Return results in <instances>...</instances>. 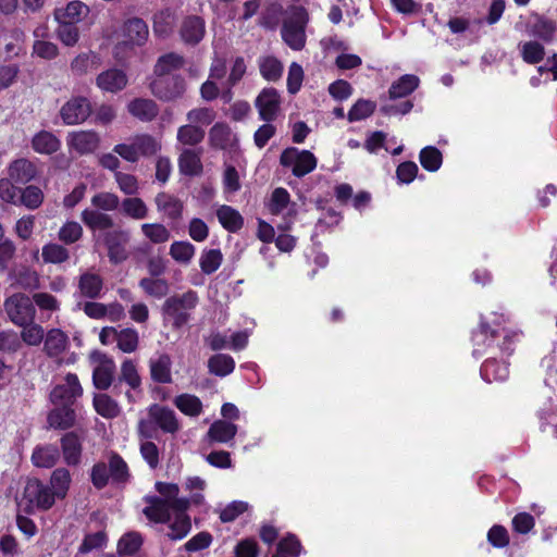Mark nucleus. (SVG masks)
I'll use <instances>...</instances> for the list:
<instances>
[{
	"instance_id": "obj_4",
	"label": "nucleus",
	"mask_w": 557,
	"mask_h": 557,
	"mask_svg": "<svg viewBox=\"0 0 557 557\" xmlns=\"http://www.w3.org/2000/svg\"><path fill=\"white\" fill-rule=\"evenodd\" d=\"M161 149V144L148 134L136 135L129 143L117 144L113 151L128 162H137L140 157H150Z\"/></svg>"
},
{
	"instance_id": "obj_31",
	"label": "nucleus",
	"mask_w": 557,
	"mask_h": 557,
	"mask_svg": "<svg viewBox=\"0 0 557 557\" xmlns=\"http://www.w3.org/2000/svg\"><path fill=\"white\" fill-rule=\"evenodd\" d=\"M32 147L37 153L52 154L61 147L59 138L50 132L41 131L34 135Z\"/></svg>"
},
{
	"instance_id": "obj_37",
	"label": "nucleus",
	"mask_w": 557,
	"mask_h": 557,
	"mask_svg": "<svg viewBox=\"0 0 557 557\" xmlns=\"http://www.w3.org/2000/svg\"><path fill=\"white\" fill-rule=\"evenodd\" d=\"M92 405L97 413L106 419L115 418L121 412L117 401L107 394H96Z\"/></svg>"
},
{
	"instance_id": "obj_45",
	"label": "nucleus",
	"mask_w": 557,
	"mask_h": 557,
	"mask_svg": "<svg viewBox=\"0 0 557 557\" xmlns=\"http://www.w3.org/2000/svg\"><path fill=\"white\" fill-rule=\"evenodd\" d=\"M180 171L185 175H197L201 172V161L194 150L185 149L178 159Z\"/></svg>"
},
{
	"instance_id": "obj_32",
	"label": "nucleus",
	"mask_w": 557,
	"mask_h": 557,
	"mask_svg": "<svg viewBox=\"0 0 557 557\" xmlns=\"http://www.w3.org/2000/svg\"><path fill=\"white\" fill-rule=\"evenodd\" d=\"M75 422V412L69 406H55L48 414V424L50 428L65 430Z\"/></svg>"
},
{
	"instance_id": "obj_24",
	"label": "nucleus",
	"mask_w": 557,
	"mask_h": 557,
	"mask_svg": "<svg viewBox=\"0 0 557 557\" xmlns=\"http://www.w3.org/2000/svg\"><path fill=\"white\" fill-rule=\"evenodd\" d=\"M81 219L94 233L97 231H109L114 225V221L109 214L94 208L84 209L81 213Z\"/></svg>"
},
{
	"instance_id": "obj_14",
	"label": "nucleus",
	"mask_w": 557,
	"mask_h": 557,
	"mask_svg": "<svg viewBox=\"0 0 557 557\" xmlns=\"http://www.w3.org/2000/svg\"><path fill=\"white\" fill-rule=\"evenodd\" d=\"M90 112L91 106L87 98L73 97L62 106L60 115L66 125H76L86 121Z\"/></svg>"
},
{
	"instance_id": "obj_16",
	"label": "nucleus",
	"mask_w": 557,
	"mask_h": 557,
	"mask_svg": "<svg viewBox=\"0 0 557 557\" xmlns=\"http://www.w3.org/2000/svg\"><path fill=\"white\" fill-rule=\"evenodd\" d=\"M66 144L70 150L78 154H88L98 149L100 137L95 131H75L69 133Z\"/></svg>"
},
{
	"instance_id": "obj_22",
	"label": "nucleus",
	"mask_w": 557,
	"mask_h": 557,
	"mask_svg": "<svg viewBox=\"0 0 557 557\" xmlns=\"http://www.w3.org/2000/svg\"><path fill=\"white\" fill-rule=\"evenodd\" d=\"M123 42L140 46L146 42L149 30L147 24L138 17L127 20L122 27Z\"/></svg>"
},
{
	"instance_id": "obj_38",
	"label": "nucleus",
	"mask_w": 557,
	"mask_h": 557,
	"mask_svg": "<svg viewBox=\"0 0 557 557\" xmlns=\"http://www.w3.org/2000/svg\"><path fill=\"white\" fill-rule=\"evenodd\" d=\"M59 459V449L57 446L47 445L37 447L32 455L33 463L39 468H51Z\"/></svg>"
},
{
	"instance_id": "obj_34",
	"label": "nucleus",
	"mask_w": 557,
	"mask_h": 557,
	"mask_svg": "<svg viewBox=\"0 0 557 557\" xmlns=\"http://www.w3.org/2000/svg\"><path fill=\"white\" fill-rule=\"evenodd\" d=\"M420 79L413 74H405L394 82L388 90L389 99L404 98L413 92L419 86Z\"/></svg>"
},
{
	"instance_id": "obj_40",
	"label": "nucleus",
	"mask_w": 557,
	"mask_h": 557,
	"mask_svg": "<svg viewBox=\"0 0 557 557\" xmlns=\"http://www.w3.org/2000/svg\"><path fill=\"white\" fill-rule=\"evenodd\" d=\"M209 371L218 376H226L235 369L234 359L224 354H216L208 360Z\"/></svg>"
},
{
	"instance_id": "obj_35",
	"label": "nucleus",
	"mask_w": 557,
	"mask_h": 557,
	"mask_svg": "<svg viewBox=\"0 0 557 557\" xmlns=\"http://www.w3.org/2000/svg\"><path fill=\"white\" fill-rule=\"evenodd\" d=\"M237 433V426L225 420L214 421L208 431L211 441L218 443H228Z\"/></svg>"
},
{
	"instance_id": "obj_49",
	"label": "nucleus",
	"mask_w": 557,
	"mask_h": 557,
	"mask_svg": "<svg viewBox=\"0 0 557 557\" xmlns=\"http://www.w3.org/2000/svg\"><path fill=\"white\" fill-rule=\"evenodd\" d=\"M223 261V255L220 249H205L199 258V265L205 274L214 273Z\"/></svg>"
},
{
	"instance_id": "obj_58",
	"label": "nucleus",
	"mask_w": 557,
	"mask_h": 557,
	"mask_svg": "<svg viewBox=\"0 0 557 557\" xmlns=\"http://www.w3.org/2000/svg\"><path fill=\"white\" fill-rule=\"evenodd\" d=\"M143 234L153 244H163L170 239V231L162 224L146 223L141 225Z\"/></svg>"
},
{
	"instance_id": "obj_17",
	"label": "nucleus",
	"mask_w": 557,
	"mask_h": 557,
	"mask_svg": "<svg viewBox=\"0 0 557 557\" xmlns=\"http://www.w3.org/2000/svg\"><path fill=\"white\" fill-rule=\"evenodd\" d=\"M90 9L87 4L79 0H73L65 5L54 9L53 17L57 23L76 24L88 16Z\"/></svg>"
},
{
	"instance_id": "obj_30",
	"label": "nucleus",
	"mask_w": 557,
	"mask_h": 557,
	"mask_svg": "<svg viewBox=\"0 0 557 557\" xmlns=\"http://www.w3.org/2000/svg\"><path fill=\"white\" fill-rule=\"evenodd\" d=\"M64 460L70 466H75L81 460L82 442L74 432L66 433L61 441Z\"/></svg>"
},
{
	"instance_id": "obj_8",
	"label": "nucleus",
	"mask_w": 557,
	"mask_h": 557,
	"mask_svg": "<svg viewBox=\"0 0 557 557\" xmlns=\"http://www.w3.org/2000/svg\"><path fill=\"white\" fill-rule=\"evenodd\" d=\"M95 240L97 243L101 242L106 246L111 262L120 263L127 258L126 245L129 240L127 231L111 228L95 235Z\"/></svg>"
},
{
	"instance_id": "obj_61",
	"label": "nucleus",
	"mask_w": 557,
	"mask_h": 557,
	"mask_svg": "<svg viewBox=\"0 0 557 557\" xmlns=\"http://www.w3.org/2000/svg\"><path fill=\"white\" fill-rule=\"evenodd\" d=\"M44 201V193L37 186L29 185L21 190L20 202L26 208L34 210L40 207Z\"/></svg>"
},
{
	"instance_id": "obj_9",
	"label": "nucleus",
	"mask_w": 557,
	"mask_h": 557,
	"mask_svg": "<svg viewBox=\"0 0 557 557\" xmlns=\"http://www.w3.org/2000/svg\"><path fill=\"white\" fill-rule=\"evenodd\" d=\"M281 164L289 168L297 177L311 173L317 166V158L309 150L290 147L285 149L280 158Z\"/></svg>"
},
{
	"instance_id": "obj_43",
	"label": "nucleus",
	"mask_w": 557,
	"mask_h": 557,
	"mask_svg": "<svg viewBox=\"0 0 557 557\" xmlns=\"http://www.w3.org/2000/svg\"><path fill=\"white\" fill-rule=\"evenodd\" d=\"M174 405L186 416L197 417L202 411L201 400L191 394H182L175 397Z\"/></svg>"
},
{
	"instance_id": "obj_25",
	"label": "nucleus",
	"mask_w": 557,
	"mask_h": 557,
	"mask_svg": "<svg viewBox=\"0 0 557 557\" xmlns=\"http://www.w3.org/2000/svg\"><path fill=\"white\" fill-rule=\"evenodd\" d=\"M185 64L184 58L175 52H169L161 57L156 62L153 69L154 77H169L175 75L174 73L181 70Z\"/></svg>"
},
{
	"instance_id": "obj_7",
	"label": "nucleus",
	"mask_w": 557,
	"mask_h": 557,
	"mask_svg": "<svg viewBox=\"0 0 557 557\" xmlns=\"http://www.w3.org/2000/svg\"><path fill=\"white\" fill-rule=\"evenodd\" d=\"M3 310L9 320L15 325H25L35 319V307L32 299L22 293L8 297L3 302Z\"/></svg>"
},
{
	"instance_id": "obj_18",
	"label": "nucleus",
	"mask_w": 557,
	"mask_h": 557,
	"mask_svg": "<svg viewBox=\"0 0 557 557\" xmlns=\"http://www.w3.org/2000/svg\"><path fill=\"white\" fill-rule=\"evenodd\" d=\"M70 341L65 332L60 329L49 330L44 338V351L58 363H62L61 356L69 348Z\"/></svg>"
},
{
	"instance_id": "obj_3",
	"label": "nucleus",
	"mask_w": 557,
	"mask_h": 557,
	"mask_svg": "<svg viewBox=\"0 0 557 557\" xmlns=\"http://www.w3.org/2000/svg\"><path fill=\"white\" fill-rule=\"evenodd\" d=\"M198 304V294L195 290H187L169 297L162 305V313L174 329H181L191 319V312Z\"/></svg>"
},
{
	"instance_id": "obj_28",
	"label": "nucleus",
	"mask_w": 557,
	"mask_h": 557,
	"mask_svg": "<svg viewBox=\"0 0 557 557\" xmlns=\"http://www.w3.org/2000/svg\"><path fill=\"white\" fill-rule=\"evenodd\" d=\"M215 214L222 227L231 233H236L244 226L243 215L238 210L231 206H219Z\"/></svg>"
},
{
	"instance_id": "obj_60",
	"label": "nucleus",
	"mask_w": 557,
	"mask_h": 557,
	"mask_svg": "<svg viewBox=\"0 0 557 557\" xmlns=\"http://www.w3.org/2000/svg\"><path fill=\"white\" fill-rule=\"evenodd\" d=\"M82 236L83 227L78 222L75 221L65 222L58 233L59 239L66 245L76 243L81 239Z\"/></svg>"
},
{
	"instance_id": "obj_51",
	"label": "nucleus",
	"mask_w": 557,
	"mask_h": 557,
	"mask_svg": "<svg viewBox=\"0 0 557 557\" xmlns=\"http://www.w3.org/2000/svg\"><path fill=\"white\" fill-rule=\"evenodd\" d=\"M259 69L262 77L267 81H277L283 73L282 63L274 57H262L259 59Z\"/></svg>"
},
{
	"instance_id": "obj_46",
	"label": "nucleus",
	"mask_w": 557,
	"mask_h": 557,
	"mask_svg": "<svg viewBox=\"0 0 557 557\" xmlns=\"http://www.w3.org/2000/svg\"><path fill=\"white\" fill-rule=\"evenodd\" d=\"M119 380L127 384L134 391L140 387L141 377L138 373L137 364L133 360L125 359L122 362Z\"/></svg>"
},
{
	"instance_id": "obj_53",
	"label": "nucleus",
	"mask_w": 557,
	"mask_h": 557,
	"mask_svg": "<svg viewBox=\"0 0 557 557\" xmlns=\"http://www.w3.org/2000/svg\"><path fill=\"white\" fill-rule=\"evenodd\" d=\"M139 286L144 292L154 298H162L169 293V284L163 278L144 277L139 282Z\"/></svg>"
},
{
	"instance_id": "obj_54",
	"label": "nucleus",
	"mask_w": 557,
	"mask_h": 557,
	"mask_svg": "<svg viewBox=\"0 0 557 557\" xmlns=\"http://www.w3.org/2000/svg\"><path fill=\"white\" fill-rule=\"evenodd\" d=\"M90 202L98 211H114L120 206V198L113 193L100 191L91 197Z\"/></svg>"
},
{
	"instance_id": "obj_19",
	"label": "nucleus",
	"mask_w": 557,
	"mask_h": 557,
	"mask_svg": "<svg viewBox=\"0 0 557 557\" xmlns=\"http://www.w3.org/2000/svg\"><path fill=\"white\" fill-rule=\"evenodd\" d=\"M148 416L163 432L175 433L180 430V423L175 412L160 405H151L148 408Z\"/></svg>"
},
{
	"instance_id": "obj_56",
	"label": "nucleus",
	"mask_w": 557,
	"mask_h": 557,
	"mask_svg": "<svg viewBox=\"0 0 557 557\" xmlns=\"http://www.w3.org/2000/svg\"><path fill=\"white\" fill-rule=\"evenodd\" d=\"M22 329L21 338L28 346H38L44 342L45 330L41 325L34 321L25 325H20Z\"/></svg>"
},
{
	"instance_id": "obj_21",
	"label": "nucleus",
	"mask_w": 557,
	"mask_h": 557,
	"mask_svg": "<svg viewBox=\"0 0 557 557\" xmlns=\"http://www.w3.org/2000/svg\"><path fill=\"white\" fill-rule=\"evenodd\" d=\"M127 76L122 70L110 69L101 72L97 78V86L104 92H117L127 85Z\"/></svg>"
},
{
	"instance_id": "obj_57",
	"label": "nucleus",
	"mask_w": 557,
	"mask_h": 557,
	"mask_svg": "<svg viewBox=\"0 0 557 557\" xmlns=\"http://www.w3.org/2000/svg\"><path fill=\"white\" fill-rule=\"evenodd\" d=\"M25 33L20 28L12 29L5 37L4 50L9 58L17 57L23 51Z\"/></svg>"
},
{
	"instance_id": "obj_13",
	"label": "nucleus",
	"mask_w": 557,
	"mask_h": 557,
	"mask_svg": "<svg viewBox=\"0 0 557 557\" xmlns=\"http://www.w3.org/2000/svg\"><path fill=\"white\" fill-rule=\"evenodd\" d=\"M82 394L83 388L77 375L69 373L65 376L64 383L57 385L51 391L50 400L54 406L71 407L74 401L82 396Z\"/></svg>"
},
{
	"instance_id": "obj_11",
	"label": "nucleus",
	"mask_w": 557,
	"mask_h": 557,
	"mask_svg": "<svg viewBox=\"0 0 557 557\" xmlns=\"http://www.w3.org/2000/svg\"><path fill=\"white\" fill-rule=\"evenodd\" d=\"M269 210L274 215H282L284 223L278 227L288 230L297 214V205L290 201L289 193L285 188L278 187L272 191Z\"/></svg>"
},
{
	"instance_id": "obj_33",
	"label": "nucleus",
	"mask_w": 557,
	"mask_h": 557,
	"mask_svg": "<svg viewBox=\"0 0 557 557\" xmlns=\"http://www.w3.org/2000/svg\"><path fill=\"white\" fill-rule=\"evenodd\" d=\"M8 171L10 180L21 184L29 182L36 175L35 165L26 159H18L13 161L10 164Z\"/></svg>"
},
{
	"instance_id": "obj_63",
	"label": "nucleus",
	"mask_w": 557,
	"mask_h": 557,
	"mask_svg": "<svg viewBox=\"0 0 557 557\" xmlns=\"http://www.w3.org/2000/svg\"><path fill=\"white\" fill-rule=\"evenodd\" d=\"M522 59L529 64H535L544 58V47L536 41H528L520 46Z\"/></svg>"
},
{
	"instance_id": "obj_50",
	"label": "nucleus",
	"mask_w": 557,
	"mask_h": 557,
	"mask_svg": "<svg viewBox=\"0 0 557 557\" xmlns=\"http://www.w3.org/2000/svg\"><path fill=\"white\" fill-rule=\"evenodd\" d=\"M139 335L135 329L125 327L119 330L116 345L125 354H132L138 348Z\"/></svg>"
},
{
	"instance_id": "obj_29",
	"label": "nucleus",
	"mask_w": 557,
	"mask_h": 557,
	"mask_svg": "<svg viewBox=\"0 0 557 557\" xmlns=\"http://www.w3.org/2000/svg\"><path fill=\"white\" fill-rule=\"evenodd\" d=\"M128 112L144 122L152 121L159 113L158 104L151 99L138 98L127 104Z\"/></svg>"
},
{
	"instance_id": "obj_47",
	"label": "nucleus",
	"mask_w": 557,
	"mask_h": 557,
	"mask_svg": "<svg viewBox=\"0 0 557 557\" xmlns=\"http://www.w3.org/2000/svg\"><path fill=\"white\" fill-rule=\"evenodd\" d=\"M123 214L134 220H143L148 215V208L146 203L137 197L125 198L121 202Z\"/></svg>"
},
{
	"instance_id": "obj_1",
	"label": "nucleus",
	"mask_w": 557,
	"mask_h": 557,
	"mask_svg": "<svg viewBox=\"0 0 557 557\" xmlns=\"http://www.w3.org/2000/svg\"><path fill=\"white\" fill-rule=\"evenodd\" d=\"M508 318L505 314L491 313L488 317H481L479 329L473 333V355H488L481 367L482 377L491 383L504 381L509 375L507 362L498 356H510L513 345L519 339L520 333L515 330L500 327Z\"/></svg>"
},
{
	"instance_id": "obj_39",
	"label": "nucleus",
	"mask_w": 557,
	"mask_h": 557,
	"mask_svg": "<svg viewBox=\"0 0 557 557\" xmlns=\"http://www.w3.org/2000/svg\"><path fill=\"white\" fill-rule=\"evenodd\" d=\"M71 484V474L65 468L55 469L50 478V488L55 498H64Z\"/></svg>"
},
{
	"instance_id": "obj_41",
	"label": "nucleus",
	"mask_w": 557,
	"mask_h": 557,
	"mask_svg": "<svg viewBox=\"0 0 557 557\" xmlns=\"http://www.w3.org/2000/svg\"><path fill=\"white\" fill-rule=\"evenodd\" d=\"M209 137L211 144L221 149H226L234 140V135L230 126L224 123L214 124L210 129Z\"/></svg>"
},
{
	"instance_id": "obj_23",
	"label": "nucleus",
	"mask_w": 557,
	"mask_h": 557,
	"mask_svg": "<svg viewBox=\"0 0 557 557\" xmlns=\"http://www.w3.org/2000/svg\"><path fill=\"white\" fill-rule=\"evenodd\" d=\"M164 523L169 528L166 535L174 541L184 539L191 529L190 518L186 515V510L170 511V520Z\"/></svg>"
},
{
	"instance_id": "obj_59",
	"label": "nucleus",
	"mask_w": 557,
	"mask_h": 557,
	"mask_svg": "<svg viewBox=\"0 0 557 557\" xmlns=\"http://www.w3.org/2000/svg\"><path fill=\"white\" fill-rule=\"evenodd\" d=\"M55 33L58 39L67 47L75 46L79 40V30L76 24L58 23Z\"/></svg>"
},
{
	"instance_id": "obj_15",
	"label": "nucleus",
	"mask_w": 557,
	"mask_h": 557,
	"mask_svg": "<svg viewBox=\"0 0 557 557\" xmlns=\"http://www.w3.org/2000/svg\"><path fill=\"white\" fill-rule=\"evenodd\" d=\"M259 117L264 122L274 121L281 109V96L274 88H264L256 98Z\"/></svg>"
},
{
	"instance_id": "obj_44",
	"label": "nucleus",
	"mask_w": 557,
	"mask_h": 557,
	"mask_svg": "<svg viewBox=\"0 0 557 557\" xmlns=\"http://www.w3.org/2000/svg\"><path fill=\"white\" fill-rule=\"evenodd\" d=\"M175 24L174 13L170 9L161 10L153 17V32L157 36L166 37Z\"/></svg>"
},
{
	"instance_id": "obj_26",
	"label": "nucleus",
	"mask_w": 557,
	"mask_h": 557,
	"mask_svg": "<svg viewBox=\"0 0 557 557\" xmlns=\"http://www.w3.org/2000/svg\"><path fill=\"white\" fill-rule=\"evenodd\" d=\"M103 289V278L95 272H84L78 277V290L86 298H99Z\"/></svg>"
},
{
	"instance_id": "obj_2",
	"label": "nucleus",
	"mask_w": 557,
	"mask_h": 557,
	"mask_svg": "<svg viewBox=\"0 0 557 557\" xmlns=\"http://www.w3.org/2000/svg\"><path fill=\"white\" fill-rule=\"evenodd\" d=\"M156 488L160 497L149 498V505L143 510L152 522H165L170 520V511L187 510L191 505L199 506L205 502V496L200 493H195L189 498L180 497V487L174 483L158 482Z\"/></svg>"
},
{
	"instance_id": "obj_27",
	"label": "nucleus",
	"mask_w": 557,
	"mask_h": 557,
	"mask_svg": "<svg viewBox=\"0 0 557 557\" xmlns=\"http://www.w3.org/2000/svg\"><path fill=\"white\" fill-rule=\"evenodd\" d=\"M205 21L199 16H189L181 26V36L186 44L196 45L205 36Z\"/></svg>"
},
{
	"instance_id": "obj_6",
	"label": "nucleus",
	"mask_w": 557,
	"mask_h": 557,
	"mask_svg": "<svg viewBox=\"0 0 557 557\" xmlns=\"http://www.w3.org/2000/svg\"><path fill=\"white\" fill-rule=\"evenodd\" d=\"M51 488L39 480H29L24 488L21 504H25V511L33 512L35 509L48 510L55 502Z\"/></svg>"
},
{
	"instance_id": "obj_5",
	"label": "nucleus",
	"mask_w": 557,
	"mask_h": 557,
	"mask_svg": "<svg viewBox=\"0 0 557 557\" xmlns=\"http://www.w3.org/2000/svg\"><path fill=\"white\" fill-rule=\"evenodd\" d=\"M307 22V11L301 7L294 8L290 15L285 20L282 28V37L292 49L301 50L305 47V27Z\"/></svg>"
},
{
	"instance_id": "obj_62",
	"label": "nucleus",
	"mask_w": 557,
	"mask_h": 557,
	"mask_svg": "<svg viewBox=\"0 0 557 557\" xmlns=\"http://www.w3.org/2000/svg\"><path fill=\"white\" fill-rule=\"evenodd\" d=\"M139 450L143 459L147 462L150 469L158 468L160 463V449L152 441H140Z\"/></svg>"
},
{
	"instance_id": "obj_20",
	"label": "nucleus",
	"mask_w": 557,
	"mask_h": 557,
	"mask_svg": "<svg viewBox=\"0 0 557 557\" xmlns=\"http://www.w3.org/2000/svg\"><path fill=\"white\" fill-rule=\"evenodd\" d=\"M148 364L152 381L161 384L172 383V359L168 354H156L149 359Z\"/></svg>"
},
{
	"instance_id": "obj_52",
	"label": "nucleus",
	"mask_w": 557,
	"mask_h": 557,
	"mask_svg": "<svg viewBox=\"0 0 557 557\" xmlns=\"http://www.w3.org/2000/svg\"><path fill=\"white\" fill-rule=\"evenodd\" d=\"M203 137L205 131L201 126L198 125H183L177 131V140L182 145L195 146L199 144Z\"/></svg>"
},
{
	"instance_id": "obj_12",
	"label": "nucleus",
	"mask_w": 557,
	"mask_h": 557,
	"mask_svg": "<svg viewBox=\"0 0 557 557\" xmlns=\"http://www.w3.org/2000/svg\"><path fill=\"white\" fill-rule=\"evenodd\" d=\"M90 361L94 366L92 383L95 387L102 391L108 389L112 384L115 371L113 359L101 352H92Z\"/></svg>"
},
{
	"instance_id": "obj_48",
	"label": "nucleus",
	"mask_w": 557,
	"mask_h": 557,
	"mask_svg": "<svg viewBox=\"0 0 557 557\" xmlns=\"http://www.w3.org/2000/svg\"><path fill=\"white\" fill-rule=\"evenodd\" d=\"M41 257L45 263L60 264L70 258L69 250L60 244L49 243L44 245Z\"/></svg>"
},
{
	"instance_id": "obj_42",
	"label": "nucleus",
	"mask_w": 557,
	"mask_h": 557,
	"mask_svg": "<svg viewBox=\"0 0 557 557\" xmlns=\"http://www.w3.org/2000/svg\"><path fill=\"white\" fill-rule=\"evenodd\" d=\"M195 252V246L187 240H178L172 243L169 251L172 259L184 265H187L191 262Z\"/></svg>"
},
{
	"instance_id": "obj_55",
	"label": "nucleus",
	"mask_w": 557,
	"mask_h": 557,
	"mask_svg": "<svg viewBox=\"0 0 557 557\" xmlns=\"http://www.w3.org/2000/svg\"><path fill=\"white\" fill-rule=\"evenodd\" d=\"M419 158L421 165L430 172L437 171L443 162L442 152L433 146L423 148Z\"/></svg>"
},
{
	"instance_id": "obj_64",
	"label": "nucleus",
	"mask_w": 557,
	"mask_h": 557,
	"mask_svg": "<svg viewBox=\"0 0 557 557\" xmlns=\"http://www.w3.org/2000/svg\"><path fill=\"white\" fill-rule=\"evenodd\" d=\"M300 552V544L294 535L280 541L277 550L272 557H297Z\"/></svg>"
},
{
	"instance_id": "obj_10",
	"label": "nucleus",
	"mask_w": 557,
	"mask_h": 557,
	"mask_svg": "<svg viewBox=\"0 0 557 557\" xmlns=\"http://www.w3.org/2000/svg\"><path fill=\"white\" fill-rule=\"evenodd\" d=\"M187 86L184 77L172 75L169 77H153L150 90L153 96L162 101H174L186 92Z\"/></svg>"
},
{
	"instance_id": "obj_36",
	"label": "nucleus",
	"mask_w": 557,
	"mask_h": 557,
	"mask_svg": "<svg viewBox=\"0 0 557 557\" xmlns=\"http://www.w3.org/2000/svg\"><path fill=\"white\" fill-rule=\"evenodd\" d=\"M154 201L157 209L168 218L177 219L181 216L183 211V203L174 196L160 193L156 196Z\"/></svg>"
}]
</instances>
